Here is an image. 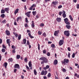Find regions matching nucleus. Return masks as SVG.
Instances as JSON below:
<instances>
[{
  "label": "nucleus",
  "instance_id": "34",
  "mask_svg": "<svg viewBox=\"0 0 79 79\" xmlns=\"http://www.w3.org/2000/svg\"><path fill=\"white\" fill-rule=\"evenodd\" d=\"M51 76V74H50V73H49L48 75V77H50Z\"/></svg>",
  "mask_w": 79,
  "mask_h": 79
},
{
  "label": "nucleus",
  "instance_id": "27",
  "mask_svg": "<svg viewBox=\"0 0 79 79\" xmlns=\"http://www.w3.org/2000/svg\"><path fill=\"white\" fill-rule=\"evenodd\" d=\"M21 35H20L18 36V40H20L21 39Z\"/></svg>",
  "mask_w": 79,
  "mask_h": 79
},
{
  "label": "nucleus",
  "instance_id": "38",
  "mask_svg": "<svg viewBox=\"0 0 79 79\" xmlns=\"http://www.w3.org/2000/svg\"><path fill=\"white\" fill-rule=\"evenodd\" d=\"M12 48H13V49L15 50V49H16V47L14 46V45H12Z\"/></svg>",
  "mask_w": 79,
  "mask_h": 79
},
{
  "label": "nucleus",
  "instance_id": "45",
  "mask_svg": "<svg viewBox=\"0 0 79 79\" xmlns=\"http://www.w3.org/2000/svg\"><path fill=\"white\" fill-rule=\"evenodd\" d=\"M70 53H69V52L68 55V58H70Z\"/></svg>",
  "mask_w": 79,
  "mask_h": 79
},
{
  "label": "nucleus",
  "instance_id": "52",
  "mask_svg": "<svg viewBox=\"0 0 79 79\" xmlns=\"http://www.w3.org/2000/svg\"><path fill=\"white\" fill-rule=\"evenodd\" d=\"M2 47L3 48H6V47L5 46V45H2Z\"/></svg>",
  "mask_w": 79,
  "mask_h": 79
},
{
  "label": "nucleus",
  "instance_id": "1",
  "mask_svg": "<svg viewBox=\"0 0 79 79\" xmlns=\"http://www.w3.org/2000/svg\"><path fill=\"white\" fill-rule=\"evenodd\" d=\"M40 60H41V61H43L41 62V64H44V63H48V59L46 58V57H41L39 59Z\"/></svg>",
  "mask_w": 79,
  "mask_h": 79
},
{
  "label": "nucleus",
  "instance_id": "10",
  "mask_svg": "<svg viewBox=\"0 0 79 79\" xmlns=\"http://www.w3.org/2000/svg\"><path fill=\"white\" fill-rule=\"evenodd\" d=\"M19 65L18 64H16L15 65V68H18V69H19Z\"/></svg>",
  "mask_w": 79,
  "mask_h": 79
},
{
  "label": "nucleus",
  "instance_id": "51",
  "mask_svg": "<svg viewBox=\"0 0 79 79\" xmlns=\"http://www.w3.org/2000/svg\"><path fill=\"white\" fill-rule=\"evenodd\" d=\"M38 50H40V44H38Z\"/></svg>",
  "mask_w": 79,
  "mask_h": 79
},
{
  "label": "nucleus",
  "instance_id": "14",
  "mask_svg": "<svg viewBox=\"0 0 79 79\" xmlns=\"http://www.w3.org/2000/svg\"><path fill=\"white\" fill-rule=\"evenodd\" d=\"M54 64L55 65L57 64H58V60H54Z\"/></svg>",
  "mask_w": 79,
  "mask_h": 79
},
{
  "label": "nucleus",
  "instance_id": "44",
  "mask_svg": "<svg viewBox=\"0 0 79 79\" xmlns=\"http://www.w3.org/2000/svg\"><path fill=\"white\" fill-rule=\"evenodd\" d=\"M47 55L48 56H50V53H49V52H48L47 54Z\"/></svg>",
  "mask_w": 79,
  "mask_h": 79
},
{
  "label": "nucleus",
  "instance_id": "46",
  "mask_svg": "<svg viewBox=\"0 0 79 79\" xmlns=\"http://www.w3.org/2000/svg\"><path fill=\"white\" fill-rule=\"evenodd\" d=\"M62 8V6L60 5L58 7V8H59V9H60V8Z\"/></svg>",
  "mask_w": 79,
  "mask_h": 79
},
{
  "label": "nucleus",
  "instance_id": "9",
  "mask_svg": "<svg viewBox=\"0 0 79 79\" xmlns=\"http://www.w3.org/2000/svg\"><path fill=\"white\" fill-rule=\"evenodd\" d=\"M18 11H19V9H17L15 10L14 12V14L15 15H16V14L18 13Z\"/></svg>",
  "mask_w": 79,
  "mask_h": 79
},
{
  "label": "nucleus",
  "instance_id": "28",
  "mask_svg": "<svg viewBox=\"0 0 79 79\" xmlns=\"http://www.w3.org/2000/svg\"><path fill=\"white\" fill-rule=\"evenodd\" d=\"M51 47L52 48H55V44H52L51 45Z\"/></svg>",
  "mask_w": 79,
  "mask_h": 79
},
{
  "label": "nucleus",
  "instance_id": "53",
  "mask_svg": "<svg viewBox=\"0 0 79 79\" xmlns=\"http://www.w3.org/2000/svg\"><path fill=\"white\" fill-rule=\"evenodd\" d=\"M77 8L78 9H79V4H78L77 5Z\"/></svg>",
  "mask_w": 79,
  "mask_h": 79
},
{
  "label": "nucleus",
  "instance_id": "43",
  "mask_svg": "<svg viewBox=\"0 0 79 79\" xmlns=\"http://www.w3.org/2000/svg\"><path fill=\"white\" fill-rule=\"evenodd\" d=\"M36 18H37V19H38L39 18V15H37L36 16Z\"/></svg>",
  "mask_w": 79,
  "mask_h": 79
},
{
  "label": "nucleus",
  "instance_id": "55",
  "mask_svg": "<svg viewBox=\"0 0 79 79\" xmlns=\"http://www.w3.org/2000/svg\"><path fill=\"white\" fill-rule=\"evenodd\" d=\"M40 26H42V27L43 26H44V23H42L40 25Z\"/></svg>",
  "mask_w": 79,
  "mask_h": 79
},
{
  "label": "nucleus",
  "instance_id": "24",
  "mask_svg": "<svg viewBox=\"0 0 79 79\" xmlns=\"http://www.w3.org/2000/svg\"><path fill=\"white\" fill-rule=\"evenodd\" d=\"M66 27H67L68 29H70V28H71V26H70V25H66Z\"/></svg>",
  "mask_w": 79,
  "mask_h": 79
},
{
  "label": "nucleus",
  "instance_id": "63",
  "mask_svg": "<svg viewBox=\"0 0 79 79\" xmlns=\"http://www.w3.org/2000/svg\"><path fill=\"white\" fill-rule=\"evenodd\" d=\"M15 35L16 37H17L18 36V35L17 34H15Z\"/></svg>",
  "mask_w": 79,
  "mask_h": 79
},
{
  "label": "nucleus",
  "instance_id": "7",
  "mask_svg": "<svg viewBox=\"0 0 79 79\" xmlns=\"http://www.w3.org/2000/svg\"><path fill=\"white\" fill-rule=\"evenodd\" d=\"M59 32H60L59 30H58L57 31H55V33H54V35L55 36H56V34H58V33H59Z\"/></svg>",
  "mask_w": 79,
  "mask_h": 79
},
{
  "label": "nucleus",
  "instance_id": "48",
  "mask_svg": "<svg viewBox=\"0 0 79 79\" xmlns=\"http://www.w3.org/2000/svg\"><path fill=\"white\" fill-rule=\"evenodd\" d=\"M66 24H67V25H69V24H70V23H69V22H67L66 23H65Z\"/></svg>",
  "mask_w": 79,
  "mask_h": 79
},
{
  "label": "nucleus",
  "instance_id": "16",
  "mask_svg": "<svg viewBox=\"0 0 79 79\" xmlns=\"http://www.w3.org/2000/svg\"><path fill=\"white\" fill-rule=\"evenodd\" d=\"M56 20L58 22H60L61 20V18H57L56 19Z\"/></svg>",
  "mask_w": 79,
  "mask_h": 79
},
{
  "label": "nucleus",
  "instance_id": "8",
  "mask_svg": "<svg viewBox=\"0 0 79 79\" xmlns=\"http://www.w3.org/2000/svg\"><path fill=\"white\" fill-rule=\"evenodd\" d=\"M52 4L53 5H56V4H58V2L55 1V2H52Z\"/></svg>",
  "mask_w": 79,
  "mask_h": 79
},
{
  "label": "nucleus",
  "instance_id": "49",
  "mask_svg": "<svg viewBox=\"0 0 79 79\" xmlns=\"http://www.w3.org/2000/svg\"><path fill=\"white\" fill-rule=\"evenodd\" d=\"M46 67L47 69H48V68H50V66L48 65H46Z\"/></svg>",
  "mask_w": 79,
  "mask_h": 79
},
{
  "label": "nucleus",
  "instance_id": "36",
  "mask_svg": "<svg viewBox=\"0 0 79 79\" xmlns=\"http://www.w3.org/2000/svg\"><path fill=\"white\" fill-rule=\"evenodd\" d=\"M10 39H7L6 40V42L7 44H9L10 43Z\"/></svg>",
  "mask_w": 79,
  "mask_h": 79
},
{
  "label": "nucleus",
  "instance_id": "40",
  "mask_svg": "<svg viewBox=\"0 0 79 79\" xmlns=\"http://www.w3.org/2000/svg\"><path fill=\"white\" fill-rule=\"evenodd\" d=\"M26 69L28 70H30V69H29V68L27 66V65H26Z\"/></svg>",
  "mask_w": 79,
  "mask_h": 79
},
{
  "label": "nucleus",
  "instance_id": "30",
  "mask_svg": "<svg viewBox=\"0 0 79 79\" xmlns=\"http://www.w3.org/2000/svg\"><path fill=\"white\" fill-rule=\"evenodd\" d=\"M20 55H17L16 56V58L17 59H19L20 58Z\"/></svg>",
  "mask_w": 79,
  "mask_h": 79
},
{
  "label": "nucleus",
  "instance_id": "35",
  "mask_svg": "<svg viewBox=\"0 0 79 79\" xmlns=\"http://www.w3.org/2000/svg\"><path fill=\"white\" fill-rule=\"evenodd\" d=\"M62 71L64 73H65V72H66V70L64 68L62 69Z\"/></svg>",
  "mask_w": 79,
  "mask_h": 79
},
{
  "label": "nucleus",
  "instance_id": "50",
  "mask_svg": "<svg viewBox=\"0 0 79 79\" xmlns=\"http://www.w3.org/2000/svg\"><path fill=\"white\" fill-rule=\"evenodd\" d=\"M27 45H29L30 43H29V40H27Z\"/></svg>",
  "mask_w": 79,
  "mask_h": 79
},
{
  "label": "nucleus",
  "instance_id": "21",
  "mask_svg": "<svg viewBox=\"0 0 79 79\" xmlns=\"http://www.w3.org/2000/svg\"><path fill=\"white\" fill-rule=\"evenodd\" d=\"M34 73L35 75L36 76V75H37V71H36V70L35 69L34 70Z\"/></svg>",
  "mask_w": 79,
  "mask_h": 79
},
{
  "label": "nucleus",
  "instance_id": "5",
  "mask_svg": "<svg viewBox=\"0 0 79 79\" xmlns=\"http://www.w3.org/2000/svg\"><path fill=\"white\" fill-rule=\"evenodd\" d=\"M31 11L28 12L26 13L25 15H26V16H27L28 18H30V14H31Z\"/></svg>",
  "mask_w": 79,
  "mask_h": 79
},
{
  "label": "nucleus",
  "instance_id": "57",
  "mask_svg": "<svg viewBox=\"0 0 79 79\" xmlns=\"http://www.w3.org/2000/svg\"><path fill=\"white\" fill-rule=\"evenodd\" d=\"M33 7L31 6V7H30V8L29 9V10H32V8Z\"/></svg>",
  "mask_w": 79,
  "mask_h": 79
},
{
  "label": "nucleus",
  "instance_id": "42",
  "mask_svg": "<svg viewBox=\"0 0 79 79\" xmlns=\"http://www.w3.org/2000/svg\"><path fill=\"white\" fill-rule=\"evenodd\" d=\"M62 13H63V12L60 11V12H59V15H60V16H61V14H62Z\"/></svg>",
  "mask_w": 79,
  "mask_h": 79
},
{
  "label": "nucleus",
  "instance_id": "25",
  "mask_svg": "<svg viewBox=\"0 0 79 79\" xmlns=\"http://www.w3.org/2000/svg\"><path fill=\"white\" fill-rule=\"evenodd\" d=\"M5 14H2L1 15V17L2 18H5Z\"/></svg>",
  "mask_w": 79,
  "mask_h": 79
},
{
  "label": "nucleus",
  "instance_id": "2",
  "mask_svg": "<svg viewBox=\"0 0 79 79\" xmlns=\"http://www.w3.org/2000/svg\"><path fill=\"white\" fill-rule=\"evenodd\" d=\"M64 34L65 35H66L67 37H69L70 34L69 33V31H65L64 32Z\"/></svg>",
  "mask_w": 79,
  "mask_h": 79
},
{
  "label": "nucleus",
  "instance_id": "20",
  "mask_svg": "<svg viewBox=\"0 0 79 79\" xmlns=\"http://www.w3.org/2000/svg\"><path fill=\"white\" fill-rule=\"evenodd\" d=\"M5 11L3 9H2L1 11V14H2L3 13H5Z\"/></svg>",
  "mask_w": 79,
  "mask_h": 79
},
{
  "label": "nucleus",
  "instance_id": "32",
  "mask_svg": "<svg viewBox=\"0 0 79 79\" xmlns=\"http://www.w3.org/2000/svg\"><path fill=\"white\" fill-rule=\"evenodd\" d=\"M9 60L10 61H9V62H10V61L11 62H13V59H12V58H10L9 60Z\"/></svg>",
  "mask_w": 79,
  "mask_h": 79
},
{
  "label": "nucleus",
  "instance_id": "64",
  "mask_svg": "<svg viewBox=\"0 0 79 79\" xmlns=\"http://www.w3.org/2000/svg\"><path fill=\"white\" fill-rule=\"evenodd\" d=\"M44 77V79H47V77H45V76H44L43 77Z\"/></svg>",
  "mask_w": 79,
  "mask_h": 79
},
{
  "label": "nucleus",
  "instance_id": "3",
  "mask_svg": "<svg viewBox=\"0 0 79 79\" xmlns=\"http://www.w3.org/2000/svg\"><path fill=\"white\" fill-rule=\"evenodd\" d=\"M48 73V72L47 70H45V71L42 70L41 73V75H44V76H45Z\"/></svg>",
  "mask_w": 79,
  "mask_h": 79
},
{
  "label": "nucleus",
  "instance_id": "13",
  "mask_svg": "<svg viewBox=\"0 0 79 79\" xmlns=\"http://www.w3.org/2000/svg\"><path fill=\"white\" fill-rule=\"evenodd\" d=\"M28 35L30 37L31 39H32L33 38H34V37L31 35V34L30 33H28Z\"/></svg>",
  "mask_w": 79,
  "mask_h": 79
},
{
  "label": "nucleus",
  "instance_id": "18",
  "mask_svg": "<svg viewBox=\"0 0 79 79\" xmlns=\"http://www.w3.org/2000/svg\"><path fill=\"white\" fill-rule=\"evenodd\" d=\"M28 64L29 65V67H32V64H31V61H30L29 62Z\"/></svg>",
  "mask_w": 79,
  "mask_h": 79
},
{
  "label": "nucleus",
  "instance_id": "4",
  "mask_svg": "<svg viewBox=\"0 0 79 79\" xmlns=\"http://www.w3.org/2000/svg\"><path fill=\"white\" fill-rule=\"evenodd\" d=\"M69 60L68 59H64V61L63 62H62V64H65V63L67 64H68L69 63Z\"/></svg>",
  "mask_w": 79,
  "mask_h": 79
},
{
  "label": "nucleus",
  "instance_id": "11",
  "mask_svg": "<svg viewBox=\"0 0 79 79\" xmlns=\"http://www.w3.org/2000/svg\"><path fill=\"white\" fill-rule=\"evenodd\" d=\"M6 32L7 35H10V31H6Z\"/></svg>",
  "mask_w": 79,
  "mask_h": 79
},
{
  "label": "nucleus",
  "instance_id": "12",
  "mask_svg": "<svg viewBox=\"0 0 79 79\" xmlns=\"http://www.w3.org/2000/svg\"><path fill=\"white\" fill-rule=\"evenodd\" d=\"M9 8H5V11L6 12H7V13H9V12H8V11H9Z\"/></svg>",
  "mask_w": 79,
  "mask_h": 79
},
{
  "label": "nucleus",
  "instance_id": "58",
  "mask_svg": "<svg viewBox=\"0 0 79 79\" xmlns=\"http://www.w3.org/2000/svg\"><path fill=\"white\" fill-rule=\"evenodd\" d=\"M2 40L0 39V44H2Z\"/></svg>",
  "mask_w": 79,
  "mask_h": 79
},
{
  "label": "nucleus",
  "instance_id": "23",
  "mask_svg": "<svg viewBox=\"0 0 79 79\" xmlns=\"http://www.w3.org/2000/svg\"><path fill=\"white\" fill-rule=\"evenodd\" d=\"M7 65H8V63L6 62H5L4 63V66L5 68L6 69V67L7 66Z\"/></svg>",
  "mask_w": 79,
  "mask_h": 79
},
{
  "label": "nucleus",
  "instance_id": "56",
  "mask_svg": "<svg viewBox=\"0 0 79 79\" xmlns=\"http://www.w3.org/2000/svg\"><path fill=\"white\" fill-rule=\"evenodd\" d=\"M31 6L32 7H35V6H36L35 5V4H34L32 5V6Z\"/></svg>",
  "mask_w": 79,
  "mask_h": 79
},
{
  "label": "nucleus",
  "instance_id": "54",
  "mask_svg": "<svg viewBox=\"0 0 79 79\" xmlns=\"http://www.w3.org/2000/svg\"><path fill=\"white\" fill-rule=\"evenodd\" d=\"M12 52L14 53H15L16 52H15V49H13L12 50Z\"/></svg>",
  "mask_w": 79,
  "mask_h": 79
},
{
  "label": "nucleus",
  "instance_id": "61",
  "mask_svg": "<svg viewBox=\"0 0 79 79\" xmlns=\"http://www.w3.org/2000/svg\"><path fill=\"white\" fill-rule=\"evenodd\" d=\"M43 35L44 37H45V36H46V34L45 33H44Z\"/></svg>",
  "mask_w": 79,
  "mask_h": 79
},
{
  "label": "nucleus",
  "instance_id": "37",
  "mask_svg": "<svg viewBox=\"0 0 79 79\" xmlns=\"http://www.w3.org/2000/svg\"><path fill=\"white\" fill-rule=\"evenodd\" d=\"M38 33L39 35H41L42 34V32L40 31H39Z\"/></svg>",
  "mask_w": 79,
  "mask_h": 79
},
{
  "label": "nucleus",
  "instance_id": "33",
  "mask_svg": "<svg viewBox=\"0 0 79 79\" xmlns=\"http://www.w3.org/2000/svg\"><path fill=\"white\" fill-rule=\"evenodd\" d=\"M2 23H3V24H5L6 23V20H4L2 22Z\"/></svg>",
  "mask_w": 79,
  "mask_h": 79
},
{
  "label": "nucleus",
  "instance_id": "17",
  "mask_svg": "<svg viewBox=\"0 0 79 79\" xmlns=\"http://www.w3.org/2000/svg\"><path fill=\"white\" fill-rule=\"evenodd\" d=\"M69 17L70 18V19L71 20V21H73V18L72 16H71V15H69Z\"/></svg>",
  "mask_w": 79,
  "mask_h": 79
},
{
  "label": "nucleus",
  "instance_id": "47",
  "mask_svg": "<svg viewBox=\"0 0 79 79\" xmlns=\"http://www.w3.org/2000/svg\"><path fill=\"white\" fill-rule=\"evenodd\" d=\"M47 52V51H45V50H44L43 51V53L45 54Z\"/></svg>",
  "mask_w": 79,
  "mask_h": 79
},
{
  "label": "nucleus",
  "instance_id": "29",
  "mask_svg": "<svg viewBox=\"0 0 79 79\" xmlns=\"http://www.w3.org/2000/svg\"><path fill=\"white\" fill-rule=\"evenodd\" d=\"M62 16L64 18L66 17V15L65 14H63L62 15Z\"/></svg>",
  "mask_w": 79,
  "mask_h": 79
},
{
  "label": "nucleus",
  "instance_id": "6",
  "mask_svg": "<svg viewBox=\"0 0 79 79\" xmlns=\"http://www.w3.org/2000/svg\"><path fill=\"white\" fill-rule=\"evenodd\" d=\"M64 41L63 40H60L59 41V45L60 46H61V45H62L63 44V42Z\"/></svg>",
  "mask_w": 79,
  "mask_h": 79
},
{
  "label": "nucleus",
  "instance_id": "15",
  "mask_svg": "<svg viewBox=\"0 0 79 79\" xmlns=\"http://www.w3.org/2000/svg\"><path fill=\"white\" fill-rule=\"evenodd\" d=\"M64 21L65 23H67V22H68V18H66L65 19H64Z\"/></svg>",
  "mask_w": 79,
  "mask_h": 79
},
{
  "label": "nucleus",
  "instance_id": "60",
  "mask_svg": "<svg viewBox=\"0 0 79 79\" xmlns=\"http://www.w3.org/2000/svg\"><path fill=\"white\" fill-rule=\"evenodd\" d=\"M17 71V69H15L14 70V73H16V71Z\"/></svg>",
  "mask_w": 79,
  "mask_h": 79
},
{
  "label": "nucleus",
  "instance_id": "59",
  "mask_svg": "<svg viewBox=\"0 0 79 79\" xmlns=\"http://www.w3.org/2000/svg\"><path fill=\"white\" fill-rule=\"evenodd\" d=\"M50 0H45V2L47 3V2H49Z\"/></svg>",
  "mask_w": 79,
  "mask_h": 79
},
{
  "label": "nucleus",
  "instance_id": "22",
  "mask_svg": "<svg viewBox=\"0 0 79 79\" xmlns=\"http://www.w3.org/2000/svg\"><path fill=\"white\" fill-rule=\"evenodd\" d=\"M32 13L33 16H35L36 15V11H33L32 12Z\"/></svg>",
  "mask_w": 79,
  "mask_h": 79
},
{
  "label": "nucleus",
  "instance_id": "31",
  "mask_svg": "<svg viewBox=\"0 0 79 79\" xmlns=\"http://www.w3.org/2000/svg\"><path fill=\"white\" fill-rule=\"evenodd\" d=\"M24 60L25 62V63H27V58H25L24 59Z\"/></svg>",
  "mask_w": 79,
  "mask_h": 79
},
{
  "label": "nucleus",
  "instance_id": "62",
  "mask_svg": "<svg viewBox=\"0 0 79 79\" xmlns=\"http://www.w3.org/2000/svg\"><path fill=\"white\" fill-rule=\"evenodd\" d=\"M68 51H71V49H70V47H68Z\"/></svg>",
  "mask_w": 79,
  "mask_h": 79
},
{
  "label": "nucleus",
  "instance_id": "19",
  "mask_svg": "<svg viewBox=\"0 0 79 79\" xmlns=\"http://www.w3.org/2000/svg\"><path fill=\"white\" fill-rule=\"evenodd\" d=\"M32 24H31L32 27V28L34 27L35 25H34V21H32Z\"/></svg>",
  "mask_w": 79,
  "mask_h": 79
},
{
  "label": "nucleus",
  "instance_id": "26",
  "mask_svg": "<svg viewBox=\"0 0 79 79\" xmlns=\"http://www.w3.org/2000/svg\"><path fill=\"white\" fill-rule=\"evenodd\" d=\"M23 44H26V40L24 39L23 40Z\"/></svg>",
  "mask_w": 79,
  "mask_h": 79
},
{
  "label": "nucleus",
  "instance_id": "41",
  "mask_svg": "<svg viewBox=\"0 0 79 79\" xmlns=\"http://www.w3.org/2000/svg\"><path fill=\"white\" fill-rule=\"evenodd\" d=\"M72 58H74V57H75V53H73L72 55Z\"/></svg>",
  "mask_w": 79,
  "mask_h": 79
},
{
  "label": "nucleus",
  "instance_id": "39",
  "mask_svg": "<svg viewBox=\"0 0 79 79\" xmlns=\"http://www.w3.org/2000/svg\"><path fill=\"white\" fill-rule=\"evenodd\" d=\"M2 52H5V49L4 48H2Z\"/></svg>",
  "mask_w": 79,
  "mask_h": 79
}]
</instances>
